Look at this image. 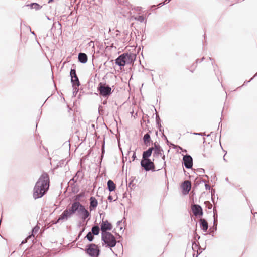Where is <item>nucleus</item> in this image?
I'll return each mask as SVG.
<instances>
[{
	"label": "nucleus",
	"instance_id": "nucleus-1",
	"mask_svg": "<svg viewBox=\"0 0 257 257\" xmlns=\"http://www.w3.org/2000/svg\"><path fill=\"white\" fill-rule=\"evenodd\" d=\"M50 179L48 174L43 172L37 181L33 190V197L35 200L43 197L48 191Z\"/></svg>",
	"mask_w": 257,
	"mask_h": 257
},
{
	"label": "nucleus",
	"instance_id": "nucleus-2",
	"mask_svg": "<svg viewBox=\"0 0 257 257\" xmlns=\"http://www.w3.org/2000/svg\"><path fill=\"white\" fill-rule=\"evenodd\" d=\"M71 212L72 216L76 213L81 220L86 222L85 225H87L88 221L91 218V213L86 208L85 206L82 204L80 202L74 201L71 204Z\"/></svg>",
	"mask_w": 257,
	"mask_h": 257
},
{
	"label": "nucleus",
	"instance_id": "nucleus-3",
	"mask_svg": "<svg viewBox=\"0 0 257 257\" xmlns=\"http://www.w3.org/2000/svg\"><path fill=\"white\" fill-rule=\"evenodd\" d=\"M71 212L72 216L76 213L81 220L86 222L85 225H87L88 221L91 218V213L86 208L85 206L82 204L80 202L74 201L71 204Z\"/></svg>",
	"mask_w": 257,
	"mask_h": 257
},
{
	"label": "nucleus",
	"instance_id": "nucleus-4",
	"mask_svg": "<svg viewBox=\"0 0 257 257\" xmlns=\"http://www.w3.org/2000/svg\"><path fill=\"white\" fill-rule=\"evenodd\" d=\"M136 54L134 53L124 52L115 59V63L120 68L123 67L126 65L133 64L136 61Z\"/></svg>",
	"mask_w": 257,
	"mask_h": 257
},
{
	"label": "nucleus",
	"instance_id": "nucleus-5",
	"mask_svg": "<svg viewBox=\"0 0 257 257\" xmlns=\"http://www.w3.org/2000/svg\"><path fill=\"white\" fill-rule=\"evenodd\" d=\"M101 240L102 246L110 249L113 252L112 248L114 247L118 241L116 240L115 237L111 232L101 233Z\"/></svg>",
	"mask_w": 257,
	"mask_h": 257
},
{
	"label": "nucleus",
	"instance_id": "nucleus-6",
	"mask_svg": "<svg viewBox=\"0 0 257 257\" xmlns=\"http://www.w3.org/2000/svg\"><path fill=\"white\" fill-rule=\"evenodd\" d=\"M89 257H99L101 254L100 247L94 243H89L85 246L84 249L81 248Z\"/></svg>",
	"mask_w": 257,
	"mask_h": 257
},
{
	"label": "nucleus",
	"instance_id": "nucleus-7",
	"mask_svg": "<svg viewBox=\"0 0 257 257\" xmlns=\"http://www.w3.org/2000/svg\"><path fill=\"white\" fill-rule=\"evenodd\" d=\"M101 96L108 98L113 92L111 87L105 82H100L97 88Z\"/></svg>",
	"mask_w": 257,
	"mask_h": 257
},
{
	"label": "nucleus",
	"instance_id": "nucleus-8",
	"mask_svg": "<svg viewBox=\"0 0 257 257\" xmlns=\"http://www.w3.org/2000/svg\"><path fill=\"white\" fill-rule=\"evenodd\" d=\"M154 161V159L153 160L148 159L144 161L141 160L140 165L142 168L146 172L150 171H151L152 172H155L159 170V169L156 170Z\"/></svg>",
	"mask_w": 257,
	"mask_h": 257
},
{
	"label": "nucleus",
	"instance_id": "nucleus-9",
	"mask_svg": "<svg viewBox=\"0 0 257 257\" xmlns=\"http://www.w3.org/2000/svg\"><path fill=\"white\" fill-rule=\"evenodd\" d=\"M104 217L102 220V222L100 224V229L101 231V233H105V232H110L109 231H110L112 229L113 225L111 223L109 222L108 220H104Z\"/></svg>",
	"mask_w": 257,
	"mask_h": 257
},
{
	"label": "nucleus",
	"instance_id": "nucleus-10",
	"mask_svg": "<svg viewBox=\"0 0 257 257\" xmlns=\"http://www.w3.org/2000/svg\"><path fill=\"white\" fill-rule=\"evenodd\" d=\"M182 163L186 169H191L193 165V158L189 154L184 155L183 157Z\"/></svg>",
	"mask_w": 257,
	"mask_h": 257
},
{
	"label": "nucleus",
	"instance_id": "nucleus-11",
	"mask_svg": "<svg viewBox=\"0 0 257 257\" xmlns=\"http://www.w3.org/2000/svg\"><path fill=\"white\" fill-rule=\"evenodd\" d=\"M191 210L194 215L197 218H202L203 211L202 207L199 204H194L192 206Z\"/></svg>",
	"mask_w": 257,
	"mask_h": 257
},
{
	"label": "nucleus",
	"instance_id": "nucleus-12",
	"mask_svg": "<svg viewBox=\"0 0 257 257\" xmlns=\"http://www.w3.org/2000/svg\"><path fill=\"white\" fill-rule=\"evenodd\" d=\"M182 193L184 195H186L189 194V192L191 189V182L190 181H185L183 182L180 186Z\"/></svg>",
	"mask_w": 257,
	"mask_h": 257
},
{
	"label": "nucleus",
	"instance_id": "nucleus-13",
	"mask_svg": "<svg viewBox=\"0 0 257 257\" xmlns=\"http://www.w3.org/2000/svg\"><path fill=\"white\" fill-rule=\"evenodd\" d=\"M70 207L66 209L62 213L58 216V221H65L72 216V212H71Z\"/></svg>",
	"mask_w": 257,
	"mask_h": 257
},
{
	"label": "nucleus",
	"instance_id": "nucleus-14",
	"mask_svg": "<svg viewBox=\"0 0 257 257\" xmlns=\"http://www.w3.org/2000/svg\"><path fill=\"white\" fill-rule=\"evenodd\" d=\"M90 206H89V210L90 211H92L96 209L98 206V201L93 196H91L90 199Z\"/></svg>",
	"mask_w": 257,
	"mask_h": 257
},
{
	"label": "nucleus",
	"instance_id": "nucleus-15",
	"mask_svg": "<svg viewBox=\"0 0 257 257\" xmlns=\"http://www.w3.org/2000/svg\"><path fill=\"white\" fill-rule=\"evenodd\" d=\"M153 152V147H149L148 149L146 151L143 152L142 153V159L141 160H146L147 159H150L149 158L151 157Z\"/></svg>",
	"mask_w": 257,
	"mask_h": 257
},
{
	"label": "nucleus",
	"instance_id": "nucleus-16",
	"mask_svg": "<svg viewBox=\"0 0 257 257\" xmlns=\"http://www.w3.org/2000/svg\"><path fill=\"white\" fill-rule=\"evenodd\" d=\"M77 182H68V187H71V192L76 194L79 191V187L77 184Z\"/></svg>",
	"mask_w": 257,
	"mask_h": 257
},
{
	"label": "nucleus",
	"instance_id": "nucleus-17",
	"mask_svg": "<svg viewBox=\"0 0 257 257\" xmlns=\"http://www.w3.org/2000/svg\"><path fill=\"white\" fill-rule=\"evenodd\" d=\"M78 61L82 64H85L88 61V56L85 53L80 52L78 55Z\"/></svg>",
	"mask_w": 257,
	"mask_h": 257
},
{
	"label": "nucleus",
	"instance_id": "nucleus-18",
	"mask_svg": "<svg viewBox=\"0 0 257 257\" xmlns=\"http://www.w3.org/2000/svg\"><path fill=\"white\" fill-rule=\"evenodd\" d=\"M143 141L144 144L146 146H149L151 143H152V140L151 138V136L149 134H145L143 137Z\"/></svg>",
	"mask_w": 257,
	"mask_h": 257
},
{
	"label": "nucleus",
	"instance_id": "nucleus-19",
	"mask_svg": "<svg viewBox=\"0 0 257 257\" xmlns=\"http://www.w3.org/2000/svg\"><path fill=\"white\" fill-rule=\"evenodd\" d=\"M199 225L201 229L204 232H206L208 229V224L207 221L205 219H202L199 221Z\"/></svg>",
	"mask_w": 257,
	"mask_h": 257
},
{
	"label": "nucleus",
	"instance_id": "nucleus-20",
	"mask_svg": "<svg viewBox=\"0 0 257 257\" xmlns=\"http://www.w3.org/2000/svg\"><path fill=\"white\" fill-rule=\"evenodd\" d=\"M107 189L110 192L114 191L116 188V184L110 179H109L107 182Z\"/></svg>",
	"mask_w": 257,
	"mask_h": 257
},
{
	"label": "nucleus",
	"instance_id": "nucleus-21",
	"mask_svg": "<svg viewBox=\"0 0 257 257\" xmlns=\"http://www.w3.org/2000/svg\"><path fill=\"white\" fill-rule=\"evenodd\" d=\"M155 118H156V126L158 128L159 131L161 133H164V128L161 124V118H160L159 114H157L156 113Z\"/></svg>",
	"mask_w": 257,
	"mask_h": 257
},
{
	"label": "nucleus",
	"instance_id": "nucleus-22",
	"mask_svg": "<svg viewBox=\"0 0 257 257\" xmlns=\"http://www.w3.org/2000/svg\"><path fill=\"white\" fill-rule=\"evenodd\" d=\"M153 151H154L153 157H158L159 156H162L164 152V151L161 146L159 148H153Z\"/></svg>",
	"mask_w": 257,
	"mask_h": 257
},
{
	"label": "nucleus",
	"instance_id": "nucleus-23",
	"mask_svg": "<svg viewBox=\"0 0 257 257\" xmlns=\"http://www.w3.org/2000/svg\"><path fill=\"white\" fill-rule=\"evenodd\" d=\"M86 196V193L85 191H81L79 194L75 195L73 199L74 201H79L81 200V199L84 198Z\"/></svg>",
	"mask_w": 257,
	"mask_h": 257
},
{
	"label": "nucleus",
	"instance_id": "nucleus-24",
	"mask_svg": "<svg viewBox=\"0 0 257 257\" xmlns=\"http://www.w3.org/2000/svg\"><path fill=\"white\" fill-rule=\"evenodd\" d=\"M71 83L72 84V87L74 86H76L77 87H79L80 85V82L79 81L78 77L77 75L75 76V77H72L71 78Z\"/></svg>",
	"mask_w": 257,
	"mask_h": 257
},
{
	"label": "nucleus",
	"instance_id": "nucleus-25",
	"mask_svg": "<svg viewBox=\"0 0 257 257\" xmlns=\"http://www.w3.org/2000/svg\"><path fill=\"white\" fill-rule=\"evenodd\" d=\"M40 227L37 225L34 227L32 229L31 231L29 233V235L27 236V238H30L32 237H34L37 233Z\"/></svg>",
	"mask_w": 257,
	"mask_h": 257
},
{
	"label": "nucleus",
	"instance_id": "nucleus-26",
	"mask_svg": "<svg viewBox=\"0 0 257 257\" xmlns=\"http://www.w3.org/2000/svg\"><path fill=\"white\" fill-rule=\"evenodd\" d=\"M100 228L98 225H94L91 228V233L93 235H98L100 233Z\"/></svg>",
	"mask_w": 257,
	"mask_h": 257
},
{
	"label": "nucleus",
	"instance_id": "nucleus-27",
	"mask_svg": "<svg viewBox=\"0 0 257 257\" xmlns=\"http://www.w3.org/2000/svg\"><path fill=\"white\" fill-rule=\"evenodd\" d=\"M80 173H82V169H79L75 174V175L69 181L70 182H77L79 177L80 176Z\"/></svg>",
	"mask_w": 257,
	"mask_h": 257
},
{
	"label": "nucleus",
	"instance_id": "nucleus-28",
	"mask_svg": "<svg viewBox=\"0 0 257 257\" xmlns=\"http://www.w3.org/2000/svg\"><path fill=\"white\" fill-rule=\"evenodd\" d=\"M197 177L195 178V180L193 183V191H194L198 185L201 183H205V180L203 179L197 180Z\"/></svg>",
	"mask_w": 257,
	"mask_h": 257
},
{
	"label": "nucleus",
	"instance_id": "nucleus-29",
	"mask_svg": "<svg viewBox=\"0 0 257 257\" xmlns=\"http://www.w3.org/2000/svg\"><path fill=\"white\" fill-rule=\"evenodd\" d=\"M76 66L75 64H72L70 71V76L71 78H72V77H73L74 76L75 77V76L77 75L76 74Z\"/></svg>",
	"mask_w": 257,
	"mask_h": 257
},
{
	"label": "nucleus",
	"instance_id": "nucleus-30",
	"mask_svg": "<svg viewBox=\"0 0 257 257\" xmlns=\"http://www.w3.org/2000/svg\"><path fill=\"white\" fill-rule=\"evenodd\" d=\"M85 238H86L89 242H92L94 239V237L93 234H92L91 232H89L86 234Z\"/></svg>",
	"mask_w": 257,
	"mask_h": 257
},
{
	"label": "nucleus",
	"instance_id": "nucleus-31",
	"mask_svg": "<svg viewBox=\"0 0 257 257\" xmlns=\"http://www.w3.org/2000/svg\"><path fill=\"white\" fill-rule=\"evenodd\" d=\"M217 224L218 223H217L213 222V226L212 227H210V228L209 229V231H210V232L214 233V232H215L217 231Z\"/></svg>",
	"mask_w": 257,
	"mask_h": 257
},
{
	"label": "nucleus",
	"instance_id": "nucleus-32",
	"mask_svg": "<svg viewBox=\"0 0 257 257\" xmlns=\"http://www.w3.org/2000/svg\"><path fill=\"white\" fill-rule=\"evenodd\" d=\"M200 246V243H199V242L198 241H192V249L193 251H195V250L194 249V247H197L198 248Z\"/></svg>",
	"mask_w": 257,
	"mask_h": 257
},
{
	"label": "nucleus",
	"instance_id": "nucleus-33",
	"mask_svg": "<svg viewBox=\"0 0 257 257\" xmlns=\"http://www.w3.org/2000/svg\"><path fill=\"white\" fill-rule=\"evenodd\" d=\"M145 19V17L143 15H139V16H136L135 18V20L139 21L141 23L143 22L144 21Z\"/></svg>",
	"mask_w": 257,
	"mask_h": 257
},
{
	"label": "nucleus",
	"instance_id": "nucleus-34",
	"mask_svg": "<svg viewBox=\"0 0 257 257\" xmlns=\"http://www.w3.org/2000/svg\"><path fill=\"white\" fill-rule=\"evenodd\" d=\"M213 219H214L213 222L214 223H218L217 212V210H215L214 209H213Z\"/></svg>",
	"mask_w": 257,
	"mask_h": 257
},
{
	"label": "nucleus",
	"instance_id": "nucleus-35",
	"mask_svg": "<svg viewBox=\"0 0 257 257\" xmlns=\"http://www.w3.org/2000/svg\"><path fill=\"white\" fill-rule=\"evenodd\" d=\"M210 192H211V200H212V202H213V203L214 204H215V203H216V202H215V190L214 189H211Z\"/></svg>",
	"mask_w": 257,
	"mask_h": 257
},
{
	"label": "nucleus",
	"instance_id": "nucleus-36",
	"mask_svg": "<svg viewBox=\"0 0 257 257\" xmlns=\"http://www.w3.org/2000/svg\"><path fill=\"white\" fill-rule=\"evenodd\" d=\"M257 76V72L254 74V75L249 80H245L243 83V84L240 86V87H238V88H240V87H242V86H245L246 85H247L249 82H250V81H251L255 77Z\"/></svg>",
	"mask_w": 257,
	"mask_h": 257
},
{
	"label": "nucleus",
	"instance_id": "nucleus-37",
	"mask_svg": "<svg viewBox=\"0 0 257 257\" xmlns=\"http://www.w3.org/2000/svg\"><path fill=\"white\" fill-rule=\"evenodd\" d=\"M193 240H194L193 241H198V240L200 238V236L198 234H197V233H196V231H194V232H193Z\"/></svg>",
	"mask_w": 257,
	"mask_h": 257
},
{
	"label": "nucleus",
	"instance_id": "nucleus-38",
	"mask_svg": "<svg viewBox=\"0 0 257 257\" xmlns=\"http://www.w3.org/2000/svg\"><path fill=\"white\" fill-rule=\"evenodd\" d=\"M85 229H86V227H83V228H82L81 229V230H80V231L78 234V236L76 239V241H77L79 239V237L82 235V233L85 231Z\"/></svg>",
	"mask_w": 257,
	"mask_h": 257
},
{
	"label": "nucleus",
	"instance_id": "nucleus-39",
	"mask_svg": "<svg viewBox=\"0 0 257 257\" xmlns=\"http://www.w3.org/2000/svg\"><path fill=\"white\" fill-rule=\"evenodd\" d=\"M85 223L86 222H83L82 220L79 221L77 223V227L80 228L83 226L86 227V225H85Z\"/></svg>",
	"mask_w": 257,
	"mask_h": 257
},
{
	"label": "nucleus",
	"instance_id": "nucleus-40",
	"mask_svg": "<svg viewBox=\"0 0 257 257\" xmlns=\"http://www.w3.org/2000/svg\"><path fill=\"white\" fill-rule=\"evenodd\" d=\"M42 6L39 4L37 3H34V6L33 7V9H35V10H40L42 8Z\"/></svg>",
	"mask_w": 257,
	"mask_h": 257
},
{
	"label": "nucleus",
	"instance_id": "nucleus-41",
	"mask_svg": "<svg viewBox=\"0 0 257 257\" xmlns=\"http://www.w3.org/2000/svg\"><path fill=\"white\" fill-rule=\"evenodd\" d=\"M104 109L101 105H99L98 107V112L100 115H103L104 114Z\"/></svg>",
	"mask_w": 257,
	"mask_h": 257
},
{
	"label": "nucleus",
	"instance_id": "nucleus-42",
	"mask_svg": "<svg viewBox=\"0 0 257 257\" xmlns=\"http://www.w3.org/2000/svg\"><path fill=\"white\" fill-rule=\"evenodd\" d=\"M73 87V97H76L77 93L78 92V87H77L76 86H74V87Z\"/></svg>",
	"mask_w": 257,
	"mask_h": 257
},
{
	"label": "nucleus",
	"instance_id": "nucleus-43",
	"mask_svg": "<svg viewBox=\"0 0 257 257\" xmlns=\"http://www.w3.org/2000/svg\"><path fill=\"white\" fill-rule=\"evenodd\" d=\"M133 181H134V179L132 180L130 183H128V185H127V189L128 188H130V190H132V187H136V184L133 183Z\"/></svg>",
	"mask_w": 257,
	"mask_h": 257
},
{
	"label": "nucleus",
	"instance_id": "nucleus-44",
	"mask_svg": "<svg viewBox=\"0 0 257 257\" xmlns=\"http://www.w3.org/2000/svg\"><path fill=\"white\" fill-rule=\"evenodd\" d=\"M101 203H102V207L104 209H106L108 207V203L107 200L103 201V199H101Z\"/></svg>",
	"mask_w": 257,
	"mask_h": 257
},
{
	"label": "nucleus",
	"instance_id": "nucleus-45",
	"mask_svg": "<svg viewBox=\"0 0 257 257\" xmlns=\"http://www.w3.org/2000/svg\"><path fill=\"white\" fill-rule=\"evenodd\" d=\"M204 204L208 209L211 210L212 209V205L209 201H205Z\"/></svg>",
	"mask_w": 257,
	"mask_h": 257
},
{
	"label": "nucleus",
	"instance_id": "nucleus-46",
	"mask_svg": "<svg viewBox=\"0 0 257 257\" xmlns=\"http://www.w3.org/2000/svg\"><path fill=\"white\" fill-rule=\"evenodd\" d=\"M67 163V162H66L65 160H61L60 161L57 165V166L62 167L64 164L66 165Z\"/></svg>",
	"mask_w": 257,
	"mask_h": 257
},
{
	"label": "nucleus",
	"instance_id": "nucleus-47",
	"mask_svg": "<svg viewBox=\"0 0 257 257\" xmlns=\"http://www.w3.org/2000/svg\"><path fill=\"white\" fill-rule=\"evenodd\" d=\"M161 137L165 141L166 144L169 145L170 141L168 140L167 136L165 135L163 133H162Z\"/></svg>",
	"mask_w": 257,
	"mask_h": 257
},
{
	"label": "nucleus",
	"instance_id": "nucleus-48",
	"mask_svg": "<svg viewBox=\"0 0 257 257\" xmlns=\"http://www.w3.org/2000/svg\"><path fill=\"white\" fill-rule=\"evenodd\" d=\"M118 2L122 5H127L128 3V0H117Z\"/></svg>",
	"mask_w": 257,
	"mask_h": 257
},
{
	"label": "nucleus",
	"instance_id": "nucleus-49",
	"mask_svg": "<svg viewBox=\"0 0 257 257\" xmlns=\"http://www.w3.org/2000/svg\"><path fill=\"white\" fill-rule=\"evenodd\" d=\"M170 147L172 148L173 149H177V145H175L171 142H170V143H169V145H167Z\"/></svg>",
	"mask_w": 257,
	"mask_h": 257
},
{
	"label": "nucleus",
	"instance_id": "nucleus-50",
	"mask_svg": "<svg viewBox=\"0 0 257 257\" xmlns=\"http://www.w3.org/2000/svg\"><path fill=\"white\" fill-rule=\"evenodd\" d=\"M112 232L115 233V235H116V237L117 239L122 238V236H121L118 233H117L115 231V229L112 231Z\"/></svg>",
	"mask_w": 257,
	"mask_h": 257
},
{
	"label": "nucleus",
	"instance_id": "nucleus-51",
	"mask_svg": "<svg viewBox=\"0 0 257 257\" xmlns=\"http://www.w3.org/2000/svg\"><path fill=\"white\" fill-rule=\"evenodd\" d=\"M129 34V32L127 30H124L123 32V34L124 35V37H123V39H125L126 37L127 36V35Z\"/></svg>",
	"mask_w": 257,
	"mask_h": 257
},
{
	"label": "nucleus",
	"instance_id": "nucleus-52",
	"mask_svg": "<svg viewBox=\"0 0 257 257\" xmlns=\"http://www.w3.org/2000/svg\"><path fill=\"white\" fill-rule=\"evenodd\" d=\"M151 144H152V145H154V147H152L153 148H155V147H156V148H159V147H160V145H159V144L157 142H154V143H153V142H152V143H151Z\"/></svg>",
	"mask_w": 257,
	"mask_h": 257
},
{
	"label": "nucleus",
	"instance_id": "nucleus-53",
	"mask_svg": "<svg viewBox=\"0 0 257 257\" xmlns=\"http://www.w3.org/2000/svg\"><path fill=\"white\" fill-rule=\"evenodd\" d=\"M197 171L200 174H202V173H205V170L203 168H198V169H197Z\"/></svg>",
	"mask_w": 257,
	"mask_h": 257
},
{
	"label": "nucleus",
	"instance_id": "nucleus-54",
	"mask_svg": "<svg viewBox=\"0 0 257 257\" xmlns=\"http://www.w3.org/2000/svg\"><path fill=\"white\" fill-rule=\"evenodd\" d=\"M27 27H28V29L30 30V33H31L32 34H33L34 36H35L36 39H37L36 34V33H35V32H34V31H32V30H31V27H30V26H28Z\"/></svg>",
	"mask_w": 257,
	"mask_h": 257
},
{
	"label": "nucleus",
	"instance_id": "nucleus-55",
	"mask_svg": "<svg viewBox=\"0 0 257 257\" xmlns=\"http://www.w3.org/2000/svg\"><path fill=\"white\" fill-rule=\"evenodd\" d=\"M29 238H27V237L24 239V240H23L22 241H21V244H20V246H21L23 244H24L25 243H27V239H29Z\"/></svg>",
	"mask_w": 257,
	"mask_h": 257
},
{
	"label": "nucleus",
	"instance_id": "nucleus-56",
	"mask_svg": "<svg viewBox=\"0 0 257 257\" xmlns=\"http://www.w3.org/2000/svg\"><path fill=\"white\" fill-rule=\"evenodd\" d=\"M108 200L110 202H111L115 201H116V200H113V197H112V196L110 195V194H109V196H108Z\"/></svg>",
	"mask_w": 257,
	"mask_h": 257
},
{
	"label": "nucleus",
	"instance_id": "nucleus-57",
	"mask_svg": "<svg viewBox=\"0 0 257 257\" xmlns=\"http://www.w3.org/2000/svg\"><path fill=\"white\" fill-rule=\"evenodd\" d=\"M205 183V189L206 190H210L211 191V187L210 186V185L207 183Z\"/></svg>",
	"mask_w": 257,
	"mask_h": 257
},
{
	"label": "nucleus",
	"instance_id": "nucleus-58",
	"mask_svg": "<svg viewBox=\"0 0 257 257\" xmlns=\"http://www.w3.org/2000/svg\"><path fill=\"white\" fill-rule=\"evenodd\" d=\"M34 6V3H31V4L26 5V7H29L31 9H33Z\"/></svg>",
	"mask_w": 257,
	"mask_h": 257
},
{
	"label": "nucleus",
	"instance_id": "nucleus-59",
	"mask_svg": "<svg viewBox=\"0 0 257 257\" xmlns=\"http://www.w3.org/2000/svg\"><path fill=\"white\" fill-rule=\"evenodd\" d=\"M132 161H134L136 159H137V157H136V152H133V155L132 156Z\"/></svg>",
	"mask_w": 257,
	"mask_h": 257
},
{
	"label": "nucleus",
	"instance_id": "nucleus-60",
	"mask_svg": "<svg viewBox=\"0 0 257 257\" xmlns=\"http://www.w3.org/2000/svg\"><path fill=\"white\" fill-rule=\"evenodd\" d=\"M201 62L202 61H200V59H197L195 62L196 64H193L192 66H195V67H196L197 63H201Z\"/></svg>",
	"mask_w": 257,
	"mask_h": 257
},
{
	"label": "nucleus",
	"instance_id": "nucleus-61",
	"mask_svg": "<svg viewBox=\"0 0 257 257\" xmlns=\"http://www.w3.org/2000/svg\"><path fill=\"white\" fill-rule=\"evenodd\" d=\"M193 134L195 135H199L202 136L206 135L205 133H193Z\"/></svg>",
	"mask_w": 257,
	"mask_h": 257
},
{
	"label": "nucleus",
	"instance_id": "nucleus-62",
	"mask_svg": "<svg viewBox=\"0 0 257 257\" xmlns=\"http://www.w3.org/2000/svg\"><path fill=\"white\" fill-rule=\"evenodd\" d=\"M63 146H69V148H70V143L69 141H66L65 142H64L63 144Z\"/></svg>",
	"mask_w": 257,
	"mask_h": 257
},
{
	"label": "nucleus",
	"instance_id": "nucleus-63",
	"mask_svg": "<svg viewBox=\"0 0 257 257\" xmlns=\"http://www.w3.org/2000/svg\"><path fill=\"white\" fill-rule=\"evenodd\" d=\"M165 5V3H164V2L160 3L157 5L158 8H159L162 7L163 6H164Z\"/></svg>",
	"mask_w": 257,
	"mask_h": 257
},
{
	"label": "nucleus",
	"instance_id": "nucleus-64",
	"mask_svg": "<svg viewBox=\"0 0 257 257\" xmlns=\"http://www.w3.org/2000/svg\"><path fill=\"white\" fill-rule=\"evenodd\" d=\"M200 254H201V252L197 251V253H196V254L194 253L193 254V257H198Z\"/></svg>",
	"mask_w": 257,
	"mask_h": 257
}]
</instances>
